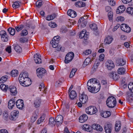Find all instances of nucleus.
Masks as SVG:
<instances>
[{
	"label": "nucleus",
	"instance_id": "0eeeda50",
	"mask_svg": "<svg viewBox=\"0 0 133 133\" xmlns=\"http://www.w3.org/2000/svg\"><path fill=\"white\" fill-rule=\"evenodd\" d=\"M2 40L4 42H7L8 40V37L6 32L4 30L1 31L0 32Z\"/></svg>",
	"mask_w": 133,
	"mask_h": 133
},
{
	"label": "nucleus",
	"instance_id": "2f4dec72",
	"mask_svg": "<svg viewBox=\"0 0 133 133\" xmlns=\"http://www.w3.org/2000/svg\"><path fill=\"white\" fill-rule=\"evenodd\" d=\"M56 124V121L55 119L52 117H51L50 118L49 120V124L51 126H54Z\"/></svg>",
	"mask_w": 133,
	"mask_h": 133
},
{
	"label": "nucleus",
	"instance_id": "3c124183",
	"mask_svg": "<svg viewBox=\"0 0 133 133\" xmlns=\"http://www.w3.org/2000/svg\"><path fill=\"white\" fill-rule=\"evenodd\" d=\"M126 11L128 13L132 15L133 13V8L131 7L128 8L127 9Z\"/></svg>",
	"mask_w": 133,
	"mask_h": 133
},
{
	"label": "nucleus",
	"instance_id": "0e129e2a",
	"mask_svg": "<svg viewBox=\"0 0 133 133\" xmlns=\"http://www.w3.org/2000/svg\"><path fill=\"white\" fill-rule=\"evenodd\" d=\"M109 4L111 6H114L115 4V2L113 0H108Z\"/></svg>",
	"mask_w": 133,
	"mask_h": 133
},
{
	"label": "nucleus",
	"instance_id": "09e8293b",
	"mask_svg": "<svg viewBox=\"0 0 133 133\" xmlns=\"http://www.w3.org/2000/svg\"><path fill=\"white\" fill-rule=\"evenodd\" d=\"M83 128L84 129L88 131H90V127L89 125L87 124H85L83 125Z\"/></svg>",
	"mask_w": 133,
	"mask_h": 133
},
{
	"label": "nucleus",
	"instance_id": "1a4fd4ad",
	"mask_svg": "<svg viewBox=\"0 0 133 133\" xmlns=\"http://www.w3.org/2000/svg\"><path fill=\"white\" fill-rule=\"evenodd\" d=\"M121 30L127 33H129L131 31V29L128 25L125 24H123L121 25Z\"/></svg>",
	"mask_w": 133,
	"mask_h": 133
},
{
	"label": "nucleus",
	"instance_id": "7c9ffc66",
	"mask_svg": "<svg viewBox=\"0 0 133 133\" xmlns=\"http://www.w3.org/2000/svg\"><path fill=\"white\" fill-rule=\"evenodd\" d=\"M77 96L76 92L75 90H72L70 93L69 96L71 99H74Z\"/></svg>",
	"mask_w": 133,
	"mask_h": 133
},
{
	"label": "nucleus",
	"instance_id": "dca6fc26",
	"mask_svg": "<svg viewBox=\"0 0 133 133\" xmlns=\"http://www.w3.org/2000/svg\"><path fill=\"white\" fill-rule=\"evenodd\" d=\"M16 105L17 108L22 109L24 106L23 100L21 99L18 100L16 102Z\"/></svg>",
	"mask_w": 133,
	"mask_h": 133
},
{
	"label": "nucleus",
	"instance_id": "4468645a",
	"mask_svg": "<svg viewBox=\"0 0 133 133\" xmlns=\"http://www.w3.org/2000/svg\"><path fill=\"white\" fill-rule=\"evenodd\" d=\"M109 77L112 78L115 81L117 80L119 78L118 74L115 72H110L109 74Z\"/></svg>",
	"mask_w": 133,
	"mask_h": 133
},
{
	"label": "nucleus",
	"instance_id": "864d4df0",
	"mask_svg": "<svg viewBox=\"0 0 133 133\" xmlns=\"http://www.w3.org/2000/svg\"><path fill=\"white\" fill-rule=\"evenodd\" d=\"M36 6L38 8L41 6L42 5V2L41 0H39L37 1L36 3Z\"/></svg>",
	"mask_w": 133,
	"mask_h": 133
},
{
	"label": "nucleus",
	"instance_id": "de8ad7c7",
	"mask_svg": "<svg viewBox=\"0 0 133 133\" xmlns=\"http://www.w3.org/2000/svg\"><path fill=\"white\" fill-rule=\"evenodd\" d=\"M28 34V32L26 29H23L22 30L20 33L21 36H24Z\"/></svg>",
	"mask_w": 133,
	"mask_h": 133
},
{
	"label": "nucleus",
	"instance_id": "79ce46f5",
	"mask_svg": "<svg viewBox=\"0 0 133 133\" xmlns=\"http://www.w3.org/2000/svg\"><path fill=\"white\" fill-rule=\"evenodd\" d=\"M117 124H118V125H115V130L116 131H118L121 128V122L119 121H117Z\"/></svg>",
	"mask_w": 133,
	"mask_h": 133
},
{
	"label": "nucleus",
	"instance_id": "69168bd1",
	"mask_svg": "<svg viewBox=\"0 0 133 133\" xmlns=\"http://www.w3.org/2000/svg\"><path fill=\"white\" fill-rule=\"evenodd\" d=\"M91 52V51L90 49L86 50L85 51L83 52V53L85 55H88L90 54Z\"/></svg>",
	"mask_w": 133,
	"mask_h": 133
},
{
	"label": "nucleus",
	"instance_id": "f257e3e1",
	"mask_svg": "<svg viewBox=\"0 0 133 133\" xmlns=\"http://www.w3.org/2000/svg\"><path fill=\"white\" fill-rule=\"evenodd\" d=\"M28 76L27 73L25 72L20 75L18 79L19 82L22 85L26 87L31 85V83Z\"/></svg>",
	"mask_w": 133,
	"mask_h": 133
},
{
	"label": "nucleus",
	"instance_id": "6e6552de",
	"mask_svg": "<svg viewBox=\"0 0 133 133\" xmlns=\"http://www.w3.org/2000/svg\"><path fill=\"white\" fill-rule=\"evenodd\" d=\"M127 100L130 103H133V92L130 91L126 92Z\"/></svg>",
	"mask_w": 133,
	"mask_h": 133
},
{
	"label": "nucleus",
	"instance_id": "a211bd4d",
	"mask_svg": "<svg viewBox=\"0 0 133 133\" xmlns=\"http://www.w3.org/2000/svg\"><path fill=\"white\" fill-rule=\"evenodd\" d=\"M113 40V38L112 37L110 36H108L104 39V43L105 44H110Z\"/></svg>",
	"mask_w": 133,
	"mask_h": 133
},
{
	"label": "nucleus",
	"instance_id": "9b49d317",
	"mask_svg": "<svg viewBox=\"0 0 133 133\" xmlns=\"http://www.w3.org/2000/svg\"><path fill=\"white\" fill-rule=\"evenodd\" d=\"M19 114V111L17 110L13 111L11 113V116L10 117V119L12 120H15L17 118Z\"/></svg>",
	"mask_w": 133,
	"mask_h": 133
},
{
	"label": "nucleus",
	"instance_id": "338daca9",
	"mask_svg": "<svg viewBox=\"0 0 133 133\" xmlns=\"http://www.w3.org/2000/svg\"><path fill=\"white\" fill-rule=\"evenodd\" d=\"M60 39V37L58 36H55L52 39V40L54 41H57L59 42V41Z\"/></svg>",
	"mask_w": 133,
	"mask_h": 133
},
{
	"label": "nucleus",
	"instance_id": "f704fd0d",
	"mask_svg": "<svg viewBox=\"0 0 133 133\" xmlns=\"http://www.w3.org/2000/svg\"><path fill=\"white\" fill-rule=\"evenodd\" d=\"M117 63L118 65L121 66L125 64V61H124L123 59H120L118 61H117Z\"/></svg>",
	"mask_w": 133,
	"mask_h": 133
},
{
	"label": "nucleus",
	"instance_id": "393cba45",
	"mask_svg": "<svg viewBox=\"0 0 133 133\" xmlns=\"http://www.w3.org/2000/svg\"><path fill=\"white\" fill-rule=\"evenodd\" d=\"M92 128L94 129L97 131H102L103 130V128L99 125L98 124H94L92 125Z\"/></svg>",
	"mask_w": 133,
	"mask_h": 133
},
{
	"label": "nucleus",
	"instance_id": "9d476101",
	"mask_svg": "<svg viewBox=\"0 0 133 133\" xmlns=\"http://www.w3.org/2000/svg\"><path fill=\"white\" fill-rule=\"evenodd\" d=\"M8 89L12 95L15 96L16 95L17 93L16 87L14 86H10L9 87Z\"/></svg>",
	"mask_w": 133,
	"mask_h": 133
},
{
	"label": "nucleus",
	"instance_id": "5fc2aeb1",
	"mask_svg": "<svg viewBox=\"0 0 133 133\" xmlns=\"http://www.w3.org/2000/svg\"><path fill=\"white\" fill-rule=\"evenodd\" d=\"M128 88L131 92H133V83H130L128 85Z\"/></svg>",
	"mask_w": 133,
	"mask_h": 133
},
{
	"label": "nucleus",
	"instance_id": "72a5a7b5",
	"mask_svg": "<svg viewBox=\"0 0 133 133\" xmlns=\"http://www.w3.org/2000/svg\"><path fill=\"white\" fill-rule=\"evenodd\" d=\"M56 16V14H54L51 15H49L46 17V19L48 21L52 20L55 18Z\"/></svg>",
	"mask_w": 133,
	"mask_h": 133
},
{
	"label": "nucleus",
	"instance_id": "b1692460",
	"mask_svg": "<svg viewBox=\"0 0 133 133\" xmlns=\"http://www.w3.org/2000/svg\"><path fill=\"white\" fill-rule=\"evenodd\" d=\"M87 19V18H84V17H81L79 19L78 23L81 24V26L83 27L85 26L87 24V22L86 21H84V20Z\"/></svg>",
	"mask_w": 133,
	"mask_h": 133
},
{
	"label": "nucleus",
	"instance_id": "a18cd8bd",
	"mask_svg": "<svg viewBox=\"0 0 133 133\" xmlns=\"http://www.w3.org/2000/svg\"><path fill=\"white\" fill-rule=\"evenodd\" d=\"M45 119V117L44 115H42L41 117L37 121V124H39L43 122Z\"/></svg>",
	"mask_w": 133,
	"mask_h": 133
},
{
	"label": "nucleus",
	"instance_id": "bf43d9fd",
	"mask_svg": "<svg viewBox=\"0 0 133 133\" xmlns=\"http://www.w3.org/2000/svg\"><path fill=\"white\" fill-rule=\"evenodd\" d=\"M49 25L52 28H55L57 25L55 23L52 22L49 24Z\"/></svg>",
	"mask_w": 133,
	"mask_h": 133
},
{
	"label": "nucleus",
	"instance_id": "680f3d73",
	"mask_svg": "<svg viewBox=\"0 0 133 133\" xmlns=\"http://www.w3.org/2000/svg\"><path fill=\"white\" fill-rule=\"evenodd\" d=\"M27 41L26 38L24 37L21 38L19 39L20 42L21 43H25Z\"/></svg>",
	"mask_w": 133,
	"mask_h": 133
},
{
	"label": "nucleus",
	"instance_id": "412c9836",
	"mask_svg": "<svg viewBox=\"0 0 133 133\" xmlns=\"http://www.w3.org/2000/svg\"><path fill=\"white\" fill-rule=\"evenodd\" d=\"M67 13L69 16L72 18L75 17L77 16L76 12L71 9L68 10L67 12Z\"/></svg>",
	"mask_w": 133,
	"mask_h": 133
},
{
	"label": "nucleus",
	"instance_id": "5701e85b",
	"mask_svg": "<svg viewBox=\"0 0 133 133\" xmlns=\"http://www.w3.org/2000/svg\"><path fill=\"white\" fill-rule=\"evenodd\" d=\"M88 119L87 115L85 114H83L79 117V120L80 122L83 123L86 121Z\"/></svg>",
	"mask_w": 133,
	"mask_h": 133
},
{
	"label": "nucleus",
	"instance_id": "13d9d810",
	"mask_svg": "<svg viewBox=\"0 0 133 133\" xmlns=\"http://www.w3.org/2000/svg\"><path fill=\"white\" fill-rule=\"evenodd\" d=\"M7 78L5 76L2 77L0 79V83H4L7 80Z\"/></svg>",
	"mask_w": 133,
	"mask_h": 133
},
{
	"label": "nucleus",
	"instance_id": "f03ea898",
	"mask_svg": "<svg viewBox=\"0 0 133 133\" xmlns=\"http://www.w3.org/2000/svg\"><path fill=\"white\" fill-rule=\"evenodd\" d=\"M106 104L108 107L109 108H114L116 104V98L112 96L109 97L107 99Z\"/></svg>",
	"mask_w": 133,
	"mask_h": 133
},
{
	"label": "nucleus",
	"instance_id": "ddd939ff",
	"mask_svg": "<svg viewBox=\"0 0 133 133\" xmlns=\"http://www.w3.org/2000/svg\"><path fill=\"white\" fill-rule=\"evenodd\" d=\"M106 64L107 68L109 70H111L115 67L113 62L111 60H108L106 62Z\"/></svg>",
	"mask_w": 133,
	"mask_h": 133
},
{
	"label": "nucleus",
	"instance_id": "7ed1b4c3",
	"mask_svg": "<svg viewBox=\"0 0 133 133\" xmlns=\"http://www.w3.org/2000/svg\"><path fill=\"white\" fill-rule=\"evenodd\" d=\"M98 111L97 109L95 107L91 106L86 108V112L88 114L92 115L95 114Z\"/></svg>",
	"mask_w": 133,
	"mask_h": 133
},
{
	"label": "nucleus",
	"instance_id": "c03bdc74",
	"mask_svg": "<svg viewBox=\"0 0 133 133\" xmlns=\"http://www.w3.org/2000/svg\"><path fill=\"white\" fill-rule=\"evenodd\" d=\"M11 75L12 77H16L18 75V71L16 70H13L11 72Z\"/></svg>",
	"mask_w": 133,
	"mask_h": 133
},
{
	"label": "nucleus",
	"instance_id": "603ef678",
	"mask_svg": "<svg viewBox=\"0 0 133 133\" xmlns=\"http://www.w3.org/2000/svg\"><path fill=\"white\" fill-rule=\"evenodd\" d=\"M108 16L109 20L112 21L113 19V13L111 12H109L108 14Z\"/></svg>",
	"mask_w": 133,
	"mask_h": 133
},
{
	"label": "nucleus",
	"instance_id": "774afa93",
	"mask_svg": "<svg viewBox=\"0 0 133 133\" xmlns=\"http://www.w3.org/2000/svg\"><path fill=\"white\" fill-rule=\"evenodd\" d=\"M90 80H91V82L93 84H95L98 83V82H97V79L96 78H92L90 79Z\"/></svg>",
	"mask_w": 133,
	"mask_h": 133
},
{
	"label": "nucleus",
	"instance_id": "6e6d98bb",
	"mask_svg": "<svg viewBox=\"0 0 133 133\" xmlns=\"http://www.w3.org/2000/svg\"><path fill=\"white\" fill-rule=\"evenodd\" d=\"M124 20V18L122 16H118L116 18V20L118 21H122Z\"/></svg>",
	"mask_w": 133,
	"mask_h": 133
},
{
	"label": "nucleus",
	"instance_id": "e2e57ef3",
	"mask_svg": "<svg viewBox=\"0 0 133 133\" xmlns=\"http://www.w3.org/2000/svg\"><path fill=\"white\" fill-rule=\"evenodd\" d=\"M3 118L5 120H6L8 117V114L6 112H4L3 114Z\"/></svg>",
	"mask_w": 133,
	"mask_h": 133
},
{
	"label": "nucleus",
	"instance_id": "c85d7f7f",
	"mask_svg": "<svg viewBox=\"0 0 133 133\" xmlns=\"http://www.w3.org/2000/svg\"><path fill=\"white\" fill-rule=\"evenodd\" d=\"M13 46L15 50L17 53H20L21 52L22 49L19 45L17 44H14Z\"/></svg>",
	"mask_w": 133,
	"mask_h": 133
},
{
	"label": "nucleus",
	"instance_id": "bb28decb",
	"mask_svg": "<svg viewBox=\"0 0 133 133\" xmlns=\"http://www.w3.org/2000/svg\"><path fill=\"white\" fill-rule=\"evenodd\" d=\"M41 103V98L39 97L37 98L34 101V104L35 107L36 108H38L39 107Z\"/></svg>",
	"mask_w": 133,
	"mask_h": 133
},
{
	"label": "nucleus",
	"instance_id": "aec40b11",
	"mask_svg": "<svg viewBox=\"0 0 133 133\" xmlns=\"http://www.w3.org/2000/svg\"><path fill=\"white\" fill-rule=\"evenodd\" d=\"M104 129L106 133H111L112 129V125L107 124L105 126Z\"/></svg>",
	"mask_w": 133,
	"mask_h": 133
},
{
	"label": "nucleus",
	"instance_id": "c9c22d12",
	"mask_svg": "<svg viewBox=\"0 0 133 133\" xmlns=\"http://www.w3.org/2000/svg\"><path fill=\"white\" fill-rule=\"evenodd\" d=\"M125 69L123 67L119 68L118 70V72L119 74H124L125 73Z\"/></svg>",
	"mask_w": 133,
	"mask_h": 133
},
{
	"label": "nucleus",
	"instance_id": "052dcab7",
	"mask_svg": "<svg viewBox=\"0 0 133 133\" xmlns=\"http://www.w3.org/2000/svg\"><path fill=\"white\" fill-rule=\"evenodd\" d=\"M37 118V116L35 114L33 116L31 117V121L32 122H34L36 119Z\"/></svg>",
	"mask_w": 133,
	"mask_h": 133
},
{
	"label": "nucleus",
	"instance_id": "a878e982",
	"mask_svg": "<svg viewBox=\"0 0 133 133\" xmlns=\"http://www.w3.org/2000/svg\"><path fill=\"white\" fill-rule=\"evenodd\" d=\"M111 115V113L109 111H102L101 113V116L104 118L109 117Z\"/></svg>",
	"mask_w": 133,
	"mask_h": 133
},
{
	"label": "nucleus",
	"instance_id": "e433bc0d",
	"mask_svg": "<svg viewBox=\"0 0 133 133\" xmlns=\"http://www.w3.org/2000/svg\"><path fill=\"white\" fill-rule=\"evenodd\" d=\"M59 43V42L57 41H54L52 40L50 42L51 44L53 47L54 48H56L57 46Z\"/></svg>",
	"mask_w": 133,
	"mask_h": 133
},
{
	"label": "nucleus",
	"instance_id": "cd10ccee",
	"mask_svg": "<svg viewBox=\"0 0 133 133\" xmlns=\"http://www.w3.org/2000/svg\"><path fill=\"white\" fill-rule=\"evenodd\" d=\"M125 9V7L124 5H120L116 11L117 13L118 14L121 13L124 11Z\"/></svg>",
	"mask_w": 133,
	"mask_h": 133
},
{
	"label": "nucleus",
	"instance_id": "49530a36",
	"mask_svg": "<svg viewBox=\"0 0 133 133\" xmlns=\"http://www.w3.org/2000/svg\"><path fill=\"white\" fill-rule=\"evenodd\" d=\"M77 71V69L76 68L73 69L71 71L69 76L70 78H72L74 75L75 74Z\"/></svg>",
	"mask_w": 133,
	"mask_h": 133
},
{
	"label": "nucleus",
	"instance_id": "423d86ee",
	"mask_svg": "<svg viewBox=\"0 0 133 133\" xmlns=\"http://www.w3.org/2000/svg\"><path fill=\"white\" fill-rule=\"evenodd\" d=\"M37 76L39 78H41L44 75L46 71L45 69L42 68H38L36 70Z\"/></svg>",
	"mask_w": 133,
	"mask_h": 133
},
{
	"label": "nucleus",
	"instance_id": "f3484780",
	"mask_svg": "<svg viewBox=\"0 0 133 133\" xmlns=\"http://www.w3.org/2000/svg\"><path fill=\"white\" fill-rule=\"evenodd\" d=\"M41 56L39 54H36L34 55V60L36 64H40L42 62Z\"/></svg>",
	"mask_w": 133,
	"mask_h": 133
},
{
	"label": "nucleus",
	"instance_id": "a19ab883",
	"mask_svg": "<svg viewBox=\"0 0 133 133\" xmlns=\"http://www.w3.org/2000/svg\"><path fill=\"white\" fill-rule=\"evenodd\" d=\"M24 27V25L21 24L20 25H19L17 26H15V28L16 29V31L17 32H18L23 29Z\"/></svg>",
	"mask_w": 133,
	"mask_h": 133
},
{
	"label": "nucleus",
	"instance_id": "39448f33",
	"mask_svg": "<svg viewBox=\"0 0 133 133\" xmlns=\"http://www.w3.org/2000/svg\"><path fill=\"white\" fill-rule=\"evenodd\" d=\"M79 99L82 104H84L87 102L88 96L83 92L81 94H79Z\"/></svg>",
	"mask_w": 133,
	"mask_h": 133
},
{
	"label": "nucleus",
	"instance_id": "c756f323",
	"mask_svg": "<svg viewBox=\"0 0 133 133\" xmlns=\"http://www.w3.org/2000/svg\"><path fill=\"white\" fill-rule=\"evenodd\" d=\"M75 5L76 7L79 8L84 7L85 5V3L82 1L77 2L75 3Z\"/></svg>",
	"mask_w": 133,
	"mask_h": 133
},
{
	"label": "nucleus",
	"instance_id": "6ab92c4d",
	"mask_svg": "<svg viewBox=\"0 0 133 133\" xmlns=\"http://www.w3.org/2000/svg\"><path fill=\"white\" fill-rule=\"evenodd\" d=\"M86 32V30L84 29L80 33L79 35V37L80 38H84V39L85 40H87L88 38V35L86 34L85 33Z\"/></svg>",
	"mask_w": 133,
	"mask_h": 133
},
{
	"label": "nucleus",
	"instance_id": "8fccbe9b",
	"mask_svg": "<svg viewBox=\"0 0 133 133\" xmlns=\"http://www.w3.org/2000/svg\"><path fill=\"white\" fill-rule=\"evenodd\" d=\"M91 62V59L90 58H86L85 60L83 65H87L88 64H89V63Z\"/></svg>",
	"mask_w": 133,
	"mask_h": 133
},
{
	"label": "nucleus",
	"instance_id": "4c0bfd02",
	"mask_svg": "<svg viewBox=\"0 0 133 133\" xmlns=\"http://www.w3.org/2000/svg\"><path fill=\"white\" fill-rule=\"evenodd\" d=\"M1 89L3 90L5 92L8 89V85H6L4 84H1L0 87Z\"/></svg>",
	"mask_w": 133,
	"mask_h": 133
},
{
	"label": "nucleus",
	"instance_id": "58836bf2",
	"mask_svg": "<svg viewBox=\"0 0 133 133\" xmlns=\"http://www.w3.org/2000/svg\"><path fill=\"white\" fill-rule=\"evenodd\" d=\"M8 31L10 34L12 35H14L15 32V29L11 28H9L8 29Z\"/></svg>",
	"mask_w": 133,
	"mask_h": 133
},
{
	"label": "nucleus",
	"instance_id": "37998d69",
	"mask_svg": "<svg viewBox=\"0 0 133 133\" xmlns=\"http://www.w3.org/2000/svg\"><path fill=\"white\" fill-rule=\"evenodd\" d=\"M90 27L91 29L93 30H97V25L95 23H93L90 24Z\"/></svg>",
	"mask_w": 133,
	"mask_h": 133
},
{
	"label": "nucleus",
	"instance_id": "20e7f679",
	"mask_svg": "<svg viewBox=\"0 0 133 133\" xmlns=\"http://www.w3.org/2000/svg\"><path fill=\"white\" fill-rule=\"evenodd\" d=\"M74 57V54L72 52H70L68 53L65 57L64 60L66 63H68L71 61Z\"/></svg>",
	"mask_w": 133,
	"mask_h": 133
},
{
	"label": "nucleus",
	"instance_id": "4d7b16f0",
	"mask_svg": "<svg viewBox=\"0 0 133 133\" xmlns=\"http://www.w3.org/2000/svg\"><path fill=\"white\" fill-rule=\"evenodd\" d=\"M44 84L43 83H42L40 84L39 88V89L40 90V91H41V89H44V93L46 91V89H45V88H44Z\"/></svg>",
	"mask_w": 133,
	"mask_h": 133
},
{
	"label": "nucleus",
	"instance_id": "4be33fe9",
	"mask_svg": "<svg viewBox=\"0 0 133 133\" xmlns=\"http://www.w3.org/2000/svg\"><path fill=\"white\" fill-rule=\"evenodd\" d=\"M15 100L14 99H10L8 103V107L10 109H12L15 104Z\"/></svg>",
	"mask_w": 133,
	"mask_h": 133
},
{
	"label": "nucleus",
	"instance_id": "ea45409f",
	"mask_svg": "<svg viewBox=\"0 0 133 133\" xmlns=\"http://www.w3.org/2000/svg\"><path fill=\"white\" fill-rule=\"evenodd\" d=\"M20 2L19 1H16L15 2L14 4L12 5V6L15 9L18 8L20 6L19 3Z\"/></svg>",
	"mask_w": 133,
	"mask_h": 133
},
{
	"label": "nucleus",
	"instance_id": "2eb2a0df",
	"mask_svg": "<svg viewBox=\"0 0 133 133\" xmlns=\"http://www.w3.org/2000/svg\"><path fill=\"white\" fill-rule=\"evenodd\" d=\"M63 117L61 115H58L56 117V122L57 126H58L61 124L63 122Z\"/></svg>",
	"mask_w": 133,
	"mask_h": 133
},
{
	"label": "nucleus",
	"instance_id": "473e14b6",
	"mask_svg": "<svg viewBox=\"0 0 133 133\" xmlns=\"http://www.w3.org/2000/svg\"><path fill=\"white\" fill-rule=\"evenodd\" d=\"M91 80H89L87 84L88 89L89 91V90L92 89L94 86L93 84L91 82Z\"/></svg>",
	"mask_w": 133,
	"mask_h": 133
},
{
	"label": "nucleus",
	"instance_id": "f8f14e48",
	"mask_svg": "<svg viewBox=\"0 0 133 133\" xmlns=\"http://www.w3.org/2000/svg\"><path fill=\"white\" fill-rule=\"evenodd\" d=\"M101 85L100 83L96 84L92 89L89 90V91L93 93H95L98 92L100 90Z\"/></svg>",
	"mask_w": 133,
	"mask_h": 133
}]
</instances>
